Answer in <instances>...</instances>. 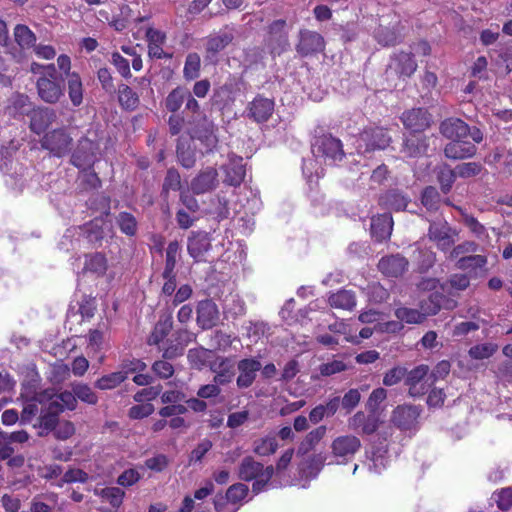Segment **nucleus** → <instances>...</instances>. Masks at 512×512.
<instances>
[{
    "instance_id": "44",
    "label": "nucleus",
    "mask_w": 512,
    "mask_h": 512,
    "mask_svg": "<svg viewBox=\"0 0 512 512\" xmlns=\"http://www.w3.org/2000/svg\"><path fill=\"white\" fill-rule=\"evenodd\" d=\"M211 351L205 348L190 349L188 360L195 369H202L207 364L210 365Z\"/></svg>"
},
{
    "instance_id": "11",
    "label": "nucleus",
    "mask_w": 512,
    "mask_h": 512,
    "mask_svg": "<svg viewBox=\"0 0 512 512\" xmlns=\"http://www.w3.org/2000/svg\"><path fill=\"white\" fill-rule=\"evenodd\" d=\"M381 422L380 416L375 411H370L368 414L358 411L348 419V427L360 434L371 435L377 431Z\"/></svg>"
},
{
    "instance_id": "63",
    "label": "nucleus",
    "mask_w": 512,
    "mask_h": 512,
    "mask_svg": "<svg viewBox=\"0 0 512 512\" xmlns=\"http://www.w3.org/2000/svg\"><path fill=\"white\" fill-rule=\"evenodd\" d=\"M361 394L358 389H350L347 391L342 400L341 405L343 409H346L348 412L353 410L360 402Z\"/></svg>"
},
{
    "instance_id": "55",
    "label": "nucleus",
    "mask_w": 512,
    "mask_h": 512,
    "mask_svg": "<svg viewBox=\"0 0 512 512\" xmlns=\"http://www.w3.org/2000/svg\"><path fill=\"white\" fill-rule=\"evenodd\" d=\"M503 164L504 172L512 174V150H506L505 148H496L492 154V162Z\"/></svg>"
},
{
    "instance_id": "34",
    "label": "nucleus",
    "mask_w": 512,
    "mask_h": 512,
    "mask_svg": "<svg viewBox=\"0 0 512 512\" xmlns=\"http://www.w3.org/2000/svg\"><path fill=\"white\" fill-rule=\"evenodd\" d=\"M68 94L74 106L81 105L83 101V86L80 76L73 72L67 74Z\"/></svg>"
},
{
    "instance_id": "38",
    "label": "nucleus",
    "mask_w": 512,
    "mask_h": 512,
    "mask_svg": "<svg viewBox=\"0 0 512 512\" xmlns=\"http://www.w3.org/2000/svg\"><path fill=\"white\" fill-rule=\"evenodd\" d=\"M326 434V427L325 426H319L315 428L314 430L310 431L303 441L300 443L299 446V453L306 454L322 440V438Z\"/></svg>"
},
{
    "instance_id": "18",
    "label": "nucleus",
    "mask_w": 512,
    "mask_h": 512,
    "mask_svg": "<svg viewBox=\"0 0 512 512\" xmlns=\"http://www.w3.org/2000/svg\"><path fill=\"white\" fill-rule=\"evenodd\" d=\"M429 239L434 241L442 251H447L454 244L452 230L446 221L433 222L428 230Z\"/></svg>"
},
{
    "instance_id": "2",
    "label": "nucleus",
    "mask_w": 512,
    "mask_h": 512,
    "mask_svg": "<svg viewBox=\"0 0 512 512\" xmlns=\"http://www.w3.org/2000/svg\"><path fill=\"white\" fill-rule=\"evenodd\" d=\"M274 473L273 466H267L266 468L252 457H245L239 466V478L244 481H251L255 479L253 483V491L258 493L262 491L264 486L270 481Z\"/></svg>"
},
{
    "instance_id": "3",
    "label": "nucleus",
    "mask_w": 512,
    "mask_h": 512,
    "mask_svg": "<svg viewBox=\"0 0 512 512\" xmlns=\"http://www.w3.org/2000/svg\"><path fill=\"white\" fill-rule=\"evenodd\" d=\"M361 441L355 435H340L331 442V457L333 460L328 464H346L361 449Z\"/></svg>"
},
{
    "instance_id": "20",
    "label": "nucleus",
    "mask_w": 512,
    "mask_h": 512,
    "mask_svg": "<svg viewBox=\"0 0 512 512\" xmlns=\"http://www.w3.org/2000/svg\"><path fill=\"white\" fill-rule=\"evenodd\" d=\"M378 269L387 277H399L408 269V261L400 254L382 257Z\"/></svg>"
},
{
    "instance_id": "35",
    "label": "nucleus",
    "mask_w": 512,
    "mask_h": 512,
    "mask_svg": "<svg viewBox=\"0 0 512 512\" xmlns=\"http://www.w3.org/2000/svg\"><path fill=\"white\" fill-rule=\"evenodd\" d=\"M380 202L387 208L400 211L407 207L409 199L397 190H390L380 198Z\"/></svg>"
},
{
    "instance_id": "15",
    "label": "nucleus",
    "mask_w": 512,
    "mask_h": 512,
    "mask_svg": "<svg viewBox=\"0 0 512 512\" xmlns=\"http://www.w3.org/2000/svg\"><path fill=\"white\" fill-rule=\"evenodd\" d=\"M325 47L324 38L315 31H300L299 43L296 46L297 52L302 56H308L322 52Z\"/></svg>"
},
{
    "instance_id": "53",
    "label": "nucleus",
    "mask_w": 512,
    "mask_h": 512,
    "mask_svg": "<svg viewBox=\"0 0 512 512\" xmlns=\"http://www.w3.org/2000/svg\"><path fill=\"white\" fill-rule=\"evenodd\" d=\"M200 57L196 53H190L186 57L183 73L187 80H193L198 77L200 71Z\"/></svg>"
},
{
    "instance_id": "4",
    "label": "nucleus",
    "mask_w": 512,
    "mask_h": 512,
    "mask_svg": "<svg viewBox=\"0 0 512 512\" xmlns=\"http://www.w3.org/2000/svg\"><path fill=\"white\" fill-rule=\"evenodd\" d=\"M312 153L316 159L326 164H334L344 157L341 141L331 135H323L312 145Z\"/></svg>"
},
{
    "instance_id": "33",
    "label": "nucleus",
    "mask_w": 512,
    "mask_h": 512,
    "mask_svg": "<svg viewBox=\"0 0 512 512\" xmlns=\"http://www.w3.org/2000/svg\"><path fill=\"white\" fill-rule=\"evenodd\" d=\"M52 395V393L45 391L40 394H36L33 400L25 403L22 413H21V422L28 423L32 420V418L38 413L39 408L38 404H45L48 402V396Z\"/></svg>"
},
{
    "instance_id": "9",
    "label": "nucleus",
    "mask_w": 512,
    "mask_h": 512,
    "mask_svg": "<svg viewBox=\"0 0 512 512\" xmlns=\"http://www.w3.org/2000/svg\"><path fill=\"white\" fill-rule=\"evenodd\" d=\"M36 88L40 99L49 104L57 103L64 95L62 79L40 76L36 82Z\"/></svg>"
},
{
    "instance_id": "62",
    "label": "nucleus",
    "mask_w": 512,
    "mask_h": 512,
    "mask_svg": "<svg viewBox=\"0 0 512 512\" xmlns=\"http://www.w3.org/2000/svg\"><path fill=\"white\" fill-rule=\"evenodd\" d=\"M154 412V406L151 403H142L134 405L129 409L128 415L131 419H143Z\"/></svg>"
},
{
    "instance_id": "43",
    "label": "nucleus",
    "mask_w": 512,
    "mask_h": 512,
    "mask_svg": "<svg viewBox=\"0 0 512 512\" xmlns=\"http://www.w3.org/2000/svg\"><path fill=\"white\" fill-rule=\"evenodd\" d=\"M395 63L397 65L396 69L398 72L404 76L412 75L417 68L416 61L410 53H399L395 58Z\"/></svg>"
},
{
    "instance_id": "23",
    "label": "nucleus",
    "mask_w": 512,
    "mask_h": 512,
    "mask_svg": "<svg viewBox=\"0 0 512 512\" xmlns=\"http://www.w3.org/2000/svg\"><path fill=\"white\" fill-rule=\"evenodd\" d=\"M274 111V102L268 98L257 96L249 104L248 115L258 123L266 122Z\"/></svg>"
},
{
    "instance_id": "8",
    "label": "nucleus",
    "mask_w": 512,
    "mask_h": 512,
    "mask_svg": "<svg viewBox=\"0 0 512 512\" xmlns=\"http://www.w3.org/2000/svg\"><path fill=\"white\" fill-rule=\"evenodd\" d=\"M391 141L384 128L376 127L364 130L357 139V150L366 153L376 149H385Z\"/></svg>"
},
{
    "instance_id": "56",
    "label": "nucleus",
    "mask_w": 512,
    "mask_h": 512,
    "mask_svg": "<svg viewBox=\"0 0 512 512\" xmlns=\"http://www.w3.org/2000/svg\"><path fill=\"white\" fill-rule=\"evenodd\" d=\"M440 203V196L436 188L427 187L422 193V204L429 210L435 211L438 209Z\"/></svg>"
},
{
    "instance_id": "22",
    "label": "nucleus",
    "mask_w": 512,
    "mask_h": 512,
    "mask_svg": "<svg viewBox=\"0 0 512 512\" xmlns=\"http://www.w3.org/2000/svg\"><path fill=\"white\" fill-rule=\"evenodd\" d=\"M211 242L207 232H192L188 238L187 250L195 261L203 260L204 254L210 249Z\"/></svg>"
},
{
    "instance_id": "48",
    "label": "nucleus",
    "mask_w": 512,
    "mask_h": 512,
    "mask_svg": "<svg viewBox=\"0 0 512 512\" xmlns=\"http://www.w3.org/2000/svg\"><path fill=\"white\" fill-rule=\"evenodd\" d=\"M187 96V90L181 87H177L174 90H172L166 100H165V106L170 112H177L180 107L182 106L183 102L185 101Z\"/></svg>"
},
{
    "instance_id": "12",
    "label": "nucleus",
    "mask_w": 512,
    "mask_h": 512,
    "mask_svg": "<svg viewBox=\"0 0 512 512\" xmlns=\"http://www.w3.org/2000/svg\"><path fill=\"white\" fill-rule=\"evenodd\" d=\"M98 149L97 143L88 138H82L72 155V163L83 170L90 168L95 162Z\"/></svg>"
},
{
    "instance_id": "26",
    "label": "nucleus",
    "mask_w": 512,
    "mask_h": 512,
    "mask_svg": "<svg viewBox=\"0 0 512 512\" xmlns=\"http://www.w3.org/2000/svg\"><path fill=\"white\" fill-rule=\"evenodd\" d=\"M393 219L389 213L374 216L371 219V235L378 241L382 242L388 239L392 233Z\"/></svg>"
},
{
    "instance_id": "58",
    "label": "nucleus",
    "mask_w": 512,
    "mask_h": 512,
    "mask_svg": "<svg viewBox=\"0 0 512 512\" xmlns=\"http://www.w3.org/2000/svg\"><path fill=\"white\" fill-rule=\"evenodd\" d=\"M456 173L454 169L443 167L438 173V180L444 193L450 191L455 179Z\"/></svg>"
},
{
    "instance_id": "13",
    "label": "nucleus",
    "mask_w": 512,
    "mask_h": 512,
    "mask_svg": "<svg viewBox=\"0 0 512 512\" xmlns=\"http://www.w3.org/2000/svg\"><path fill=\"white\" fill-rule=\"evenodd\" d=\"M71 143L72 138L63 129L47 133L42 140V146L58 157L70 151Z\"/></svg>"
},
{
    "instance_id": "27",
    "label": "nucleus",
    "mask_w": 512,
    "mask_h": 512,
    "mask_svg": "<svg viewBox=\"0 0 512 512\" xmlns=\"http://www.w3.org/2000/svg\"><path fill=\"white\" fill-rule=\"evenodd\" d=\"M210 370L215 374L213 382L219 385L230 383L234 377L233 367L224 357H217L210 362Z\"/></svg>"
},
{
    "instance_id": "17",
    "label": "nucleus",
    "mask_w": 512,
    "mask_h": 512,
    "mask_svg": "<svg viewBox=\"0 0 512 512\" xmlns=\"http://www.w3.org/2000/svg\"><path fill=\"white\" fill-rule=\"evenodd\" d=\"M402 122L406 128L416 134L429 128L432 118L426 109L414 108L403 113Z\"/></svg>"
},
{
    "instance_id": "7",
    "label": "nucleus",
    "mask_w": 512,
    "mask_h": 512,
    "mask_svg": "<svg viewBox=\"0 0 512 512\" xmlns=\"http://www.w3.org/2000/svg\"><path fill=\"white\" fill-rule=\"evenodd\" d=\"M421 408L415 405H399L391 414V422L404 432H416L419 427Z\"/></svg>"
},
{
    "instance_id": "31",
    "label": "nucleus",
    "mask_w": 512,
    "mask_h": 512,
    "mask_svg": "<svg viewBox=\"0 0 512 512\" xmlns=\"http://www.w3.org/2000/svg\"><path fill=\"white\" fill-rule=\"evenodd\" d=\"M93 492L96 496H99L102 501L109 503L113 508H119L125 497L124 490L115 486L105 488L96 487Z\"/></svg>"
},
{
    "instance_id": "57",
    "label": "nucleus",
    "mask_w": 512,
    "mask_h": 512,
    "mask_svg": "<svg viewBox=\"0 0 512 512\" xmlns=\"http://www.w3.org/2000/svg\"><path fill=\"white\" fill-rule=\"evenodd\" d=\"M482 166L476 162H467L459 164L455 167L456 176L461 178H469L478 175L481 172Z\"/></svg>"
},
{
    "instance_id": "61",
    "label": "nucleus",
    "mask_w": 512,
    "mask_h": 512,
    "mask_svg": "<svg viewBox=\"0 0 512 512\" xmlns=\"http://www.w3.org/2000/svg\"><path fill=\"white\" fill-rule=\"evenodd\" d=\"M181 187V177L177 170L169 169L163 183V190L167 193L169 191H177Z\"/></svg>"
},
{
    "instance_id": "28",
    "label": "nucleus",
    "mask_w": 512,
    "mask_h": 512,
    "mask_svg": "<svg viewBox=\"0 0 512 512\" xmlns=\"http://www.w3.org/2000/svg\"><path fill=\"white\" fill-rule=\"evenodd\" d=\"M224 170L225 183L232 186L240 185L246 174L243 158L238 156L230 157L229 162L224 167Z\"/></svg>"
},
{
    "instance_id": "46",
    "label": "nucleus",
    "mask_w": 512,
    "mask_h": 512,
    "mask_svg": "<svg viewBox=\"0 0 512 512\" xmlns=\"http://www.w3.org/2000/svg\"><path fill=\"white\" fill-rule=\"evenodd\" d=\"M278 442L275 436L269 435L254 442V452L260 456H267L276 452Z\"/></svg>"
},
{
    "instance_id": "1",
    "label": "nucleus",
    "mask_w": 512,
    "mask_h": 512,
    "mask_svg": "<svg viewBox=\"0 0 512 512\" xmlns=\"http://www.w3.org/2000/svg\"><path fill=\"white\" fill-rule=\"evenodd\" d=\"M77 404L74 395L70 391L48 396V402L41 411L39 417L40 435L53 431L58 424V415L64 410H74Z\"/></svg>"
},
{
    "instance_id": "30",
    "label": "nucleus",
    "mask_w": 512,
    "mask_h": 512,
    "mask_svg": "<svg viewBox=\"0 0 512 512\" xmlns=\"http://www.w3.org/2000/svg\"><path fill=\"white\" fill-rule=\"evenodd\" d=\"M427 141V137L414 133L405 140L402 152L407 157H420L427 152Z\"/></svg>"
},
{
    "instance_id": "51",
    "label": "nucleus",
    "mask_w": 512,
    "mask_h": 512,
    "mask_svg": "<svg viewBox=\"0 0 512 512\" xmlns=\"http://www.w3.org/2000/svg\"><path fill=\"white\" fill-rule=\"evenodd\" d=\"M116 223L120 230L128 235L133 236L137 232V221L135 217L127 212H121L116 218Z\"/></svg>"
},
{
    "instance_id": "42",
    "label": "nucleus",
    "mask_w": 512,
    "mask_h": 512,
    "mask_svg": "<svg viewBox=\"0 0 512 512\" xmlns=\"http://www.w3.org/2000/svg\"><path fill=\"white\" fill-rule=\"evenodd\" d=\"M14 38L17 44L25 49L35 45V34L25 25H17L14 28Z\"/></svg>"
},
{
    "instance_id": "50",
    "label": "nucleus",
    "mask_w": 512,
    "mask_h": 512,
    "mask_svg": "<svg viewBox=\"0 0 512 512\" xmlns=\"http://www.w3.org/2000/svg\"><path fill=\"white\" fill-rule=\"evenodd\" d=\"M172 318L169 316L164 321H159L149 338V344L158 345L172 329Z\"/></svg>"
},
{
    "instance_id": "39",
    "label": "nucleus",
    "mask_w": 512,
    "mask_h": 512,
    "mask_svg": "<svg viewBox=\"0 0 512 512\" xmlns=\"http://www.w3.org/2000/svg\"><path fill=\"white\" fill-rule=\"evenodd\" d=\"M84 269L98 276L104 275L107 270V260L101 253L86 255Z\"/></svg>"
},
{
    "instance_id": "54",
    "label": "nucleus",
    "mask_w": 512,
    "mask_h": 512,
    "mask_svg": "<svg viewBox=\"0 0 512 512\" xmlns=\"http://www.w3.org/2000/svg\"><path fill=\"white\" fill-rule=\"evenodd\" d=\"M179 251L180 245L178 241H172L168 244V247L166 249L165 268L163 271L166 272L167 275L174 272Z\"/></svg>"
},
{
    "instance_id": "21",
    "label": "nucleus",
    "mask_w": 512,
    "mask_h": 512,
    "mask_svg": "<svg viewBox=\"0 0 512 512\" xmlns=\"http://www.w3.org/2000/svg\"><path fill=\"white\" fill-rule=\"evenodd\" d=\"M219 320V310L212 300L200 301L197 306V322L202 329H210Z\"/></svg>"
},
{
    "instance_id": "25",
    "label": "nucleus",
    "mask_w": 512,
    "mask_h": 512,
    "mask_svg": "<svg viewBox=\"0 0 512 512\" xmlns=\"http://www.w3.org/2000/svg\"><path fill=\"white\" fill-rule=\"evenodd\" d=\"M235 37V29L232 26H225L217 33L207 38L206 49L209 52L217 53L226 48Z\"/></svg>"
},
{
    "instance_id": "19",
    "label": "nucleus",
    "mask_w": 512,
    "mask_h": 512,
    "mask_svg": "<svg viewBox=\"0 0 512 512\" xmlns=\"http://www.w3.org/2000/svg\"><path fill=\"white\" fill-rule=\"evenodd\" d=\"M218 185V173L213 167L202 170L192 181L191 190L195 194H204L214 190Z\"/></svg>"
},
{
    "instance_id": "5",
    "label": "nucleus",
    "mask_w": 512,
    "mask_h": 512,
    "mask_svg": "<svg viewBox=\"0 0 512 512\" xmlns=\"http://www.w3.org/2000/svg\"><path fill=\"white\" fill-rule=\"evenodd\" d=\"M441 295L433 293L429 296L428 302L422 304L424 313L419 312L416 309H410L406 307H400L396 309L395 316L400 322L408 324H419L422 323L427 315H435L441 308Z\"/></svg>"
},
{
    "instance_id": "14",
    "label": "nucleus",
    "mask_w": 512,
    "mask_h": 512,
    "mask_svg": "<svg viewBox=\"0 0 512 512\" xmlns=\"http://www.w3.org/2000/svg\"><path fill=\"white\" fill-rule=\"evenodd\" d=\"M285 27L286 21L280 19L272 22L268 28L266 44L272 54H280L288 45V37Z\"/></svg>"
},
{
    "instance_id": "60",
    "label": "nucleus",
    "mask_w": 512,
    "mask_h": 512,
    "mask_svg": "<svg viewBox=\"0 0 512 512\" xmlns=\"http://www.w3.org/2000/svg\"><path fill=\"white\" fill-rule=\"evenodd\" d=\"M110 61L122 77L130 78L132 76L129 61L126 58H124L120 53H112Z\"/></svg>"
},
{
    "instance_id": "59",
    "label": "nucleus",
    "mask_w": 512,
    "mask_h": 512,
    "mask_svg": "<svg viewBox=\"0 0 512 512\" xmlns=\"http://www.w3.org/2000/svg\"><path fill=\"white\" fill-rule=\"evenodd\" d=\"M494 501L497 503L499 509L506 511L512 506V487L501 489L499 492L494 493Z\"/></svg>"
},
{
    "instance_id": "6",
    "label": "nucleus",
    "mask_w": 512,
    "mask_h": 512,
    "mask_svg": "<svg viewBox=\"0 0 512 512\" xmlns=\"http://www.w3.org/2000/svg\"><path fill=\"white\" fill-rule=\"evenodd\" d=\"M440 132L443 136L451 140L467 139V137H471L476 143H480L483 140V134L478 128H470L459 118H448L444 120L440 125Z\"/></svg>"
},
{
    "instance_id": "45",
    "label": "nucleus",
    "mask_w": 512,
    "mask_h": 512,
    "mask_svg": "<svg viewBox=\"0 0 512 512\" xmlns=\"http://www.w3.org/2000/svg\"><path fill=\"white\" fill-rule=\"evenodd\" d=\"M30 101L26 95L16 94L10 99L8 113L13 116L23 115L30 111Z\"/></svg>"
},
{
    "instance_id": "10",
    "label": "nucleus",
    "mask_w": 512,
    "mask_h": 512,
    "mask_svg": "<svg viewBox=\"0 0 512 512\" xmlns=\"http://www.w3.org/2000/svg\"><path fill=\"white\" fill-rule=\"evenodd\" d=\"M428 372L429 367L427 365H419L407 374L406 385L409 387L410 396L420 397L429 390L431 380Z\"/></svg>"
},
{
    "instance_id": "52",
    "label": "nucleus",
    "mask_w": 512,
    "mask_h": 512,
    "mask_svg": "<svg viewBox=\"0 0 512 512\" xmlns=\"http://www.w3.org/2000/svg\"><path fill=\"white\" fill-rule=\"evenodd\" d=\"M487 258L483 255H470L460 257L457 261L456 267L462 270H475L482 268L486 265Z\"/></svg>"
},
{
    "instance_id": "32",
    "label": "nucleus",
    "mask_w": 512,
    "mask_h": 512,
    "mask_svg": "<svg viewBox=\"0 0 512 512\" xmlns=\"http://www.w3.org/2000/svg\"><path fill=\"white\" fill-rule=\"evenodd\" d=\"M328 302L333 308L352 310L356 306V297L352 291L343 289L331 294Z\"/></svg>"
},
{
    "instance_id": "49",
    "label": "nucleus",
    "mask_w": 512,
    "mask_h": 512,
    "mask_svg": "<svg viewBox=\"0 0 512 512\" xmlns=\"http://www.w3.org/2000/svg\"><path fill=\"white\" fill-rule=\"evenodd\" d=\"M498 350L494 343H482L472 346L468 354L472 359L483 360L491 357Z\"/></svg>"
},
{
    "instance_id": "24",
    "label": "nucleus",
    "mask_w": 512,
    "mask_h": 512,
    "mask_svg": "<svg viewBox=\"0 0 512 512\" xmlns=\"http://www.w3.org/2000/svg\"><path fill=\"white\" fill-rule=\"evenodd\" d=\"M476 146L466 139L452 140L445 146L444 153L447 158L453 160L470 158L476 153Z\"/></svg>"
},
{
    "instance_id": "40",
    "label": "nucleus",
    "mask_w": 512,
    "mask_h": 512,
    "mask_svg": "<svg viewBox=\"0 0 512 512\" xmlns=\"http://www.w3.org/2000/svg\"><path fill=\"white\" fill-rule=\"evenodd\" d=\"M126 380L125 372H112L106 375H103L95 382V387L100 390H110L119 386L122 382Z\"/></svg>"
},
{
    "instance_id": "47",
    "label": "nucleus",
    "mask_w": 512,
    "mask_h": 512,
    "mask_svg": "<svg viewBox=\"0 0 512 512\" xmlns=\"http://www.w3.org/2000/svg\"><path fill=\"white\" fill-rule=\"evenodd\" d=\"M74 395L75 400L78 398L81 401L94 405L98 401V397L90 386L83 383H78L72 386L70 392Z\"/></svg>"
},
{
    "instance_id": "36",
    "label": "nucleus",
    "mask_w": 512,
    "mask_h": 512,
    "mask_svg": "<svg viewBox=\"0 0 512 512\" xmlns=\"http://www.w3.org/2000/svg\"><path fill=\"white\" fill-rule=\"evenodd\" d=\"M387 452L386 447H374L372 449L371 455L369 456L371 464L368 466L371 472L379 474L387 467L389 463Z\"/></svg>"
},
{
    "instance_id": "29",
    "label": "nucleus",
    "mask_w": 512,
    "mask_h": 512,
    "mask_svg": "<svg viewBox=\"0 0 512 512\" xmlns=\"http://www.w3.org/2000/svg\"><path fill=\"white\" fill-rule=\"evenodd\" d=\"M56 114L50 108L34 109L30 117V128L36 134L43 133L55 120Z\"/></svg>"
},
{
    "instance_id": "41",
    "label": "nucleus",
    "mask_w": 512,
    "mask_h": 512,
    "mask_svg": "<svg viewBox=\"0 0 512 512\" xmlns=\"http://www.w3.org/2000/svg\"><path fill=\"white\" fill-rule=\"evenodd\" d=\"M108 327L103 324L102 327L91 329L87 335L88 348L94 352H98L103 349Z\"/></svg>"
},
{
    "instance_id": "37",
    "label": "nucleus",
    "mask_w": 512,
    "mask_h": 512,
    "mask_svg": "<svg viewBox=\"0 0 512 512\" xmlns=\"http://www.w3.org/2000/svg\"><path fill=\"white\" fill-rule=\"evenodd\" d=\"M119 104L126 110H134L139 104V97L131 87L126 84L118 86Z\"/></svg>"
},
{
    "instance_id": "16",
    "label": "nucleus",
    "mask_w": 512,
    "mask_h": 512,
    "mask_svg": "<svg viewBox=\"0 0 512 512\" xmlns=\"http://www.w3.org/2000/svg\"><path fill=\"white\" fill-rule=\"evenodd\" d=\"M262 368L261 362L254 358L242 359L237 364L239 375L236 383L238 388L245 389L250 387L257 376V372Z\"/></svg>"
},
{
    "instance_id": "64",
    "label": "nucleus",
    "mask_w": 512,
    "mask_h": 512,
    "mask_svg": "<svg viewBox=\"0 0 512 512\" xmlns=\"http://www.w3.org/2000/svg\"><path fill=\"white\" fill-rule=\"evenodd\" d=\"M248 493V487L245 484L237 483L229 487L226 497L229 501L236 503L243 500Z\"/></svg>"
}]
</instances>
